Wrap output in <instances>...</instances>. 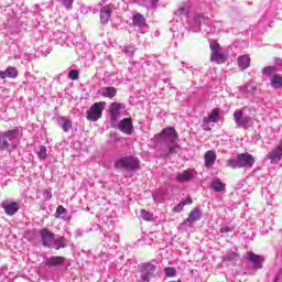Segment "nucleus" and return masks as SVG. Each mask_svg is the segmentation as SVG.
Segmentation results:
<instances>
[{
  "mask_svg": "<svg viewBox=\"0 0 282 282\" xmlns=\"http://www.w3.org/2000/svg\"><path fill=\"white\" fill-rule=\"evenodd\" d=\"M164 272L167 279H173L174 276H177V270L173 267L165 268Z\"/></svg>",
  "mask_w": 282,
  "mask_h": 282,
  "instance_id": "nucleus-31",
  "label": "nucleus"
},
{
  "mask_svg": "<svg viewBox=\"0 0 282 282\" xmlns=\"http://www.w3.org/2000/svg\"><path fill=\"white\" fill-rule=\"evenodd\" d=\"M202 219V208L195 207L191 210L188 217L185 219V224H188L189 228H193V224L195 221H199Z\"/></svg>",
  "mask_w": 282,
  "mask_h": 282,
  "instance_id": "nucleus-12",
  "label": "nucleus"
},
{
  "mask_svg": "<svg viewBox=\"0 0 282 282\" xmlns=\"http://www.w3.org/2000/svg\"><path fill=\"white\" fill-rule=\"evenodd\" d=\"M209 47L212 50L210 61H214L219 65H221L223 63H226V54L219 51V43H217V41H212L209 44Z\"/></svg>",
  "mask_w": 282,
  "mask_h": 282,
  "instance_id": "nucleus-7",
  "label": "nucleus"
},
{
  "mask_svg": "<svg viewBox=\"0 0 282 282\" xmlns=\"http://www.w3.org/2000/svg\"><path fill=\"white\" fill-rule=\"evenodd\" d=\"M217 160V154L214 150H209L205 153V166H213Z\"/></svg>",
  "mask_w": 282,
  "mask_h": 282,
  "instance_id": "nucleus-24",
  "label": "nucleus"
},
{
  "mask_svg": "<svg viewBox=\"0 0 282 282\" xmlns=\"http://www.w3.org/2000/svg\"><path fill=\"white\" fill-rule=\"evenodd\" d=\"M115 169L117 171H127L128 173H135L140 171V160L137 156H122L115 162Z\"/></svg>",
  "mask_w": 282,
  "mask_h": 282,
  "instance_id": "nucleus-3",
  "label": "nucleus"
},
{
  "mask_svg": "<svg viewBox=\"0 0 282 282\" xmlns=\"http://www.w3.org/2000/svg\"><path fill=\"white\" fill-rule=\"evenodd\" d=\"M141 217L144 219V221H151V219H153V214L147 212L145 209H142Z\"/></svg>",
  "mask_w": 282,
  "mask_h": 282,
  "instance_id": "nucleus-37",
  "label": "nucleus"
},
{
  "mask_svg": "<svg viewBox=\"0 0 282 282\" xmlns=\"http://www.w3.org/2000/svg\"><path fill=\"white\" fill-rule=\"evenodd\" d=\"M158 267L151 262L141 263L139 265V282H150L155 279Z\"/></svg>",
  "mask_w": 282,
  "mask_h": 282,
  "instance_id": "nucleus-5",
  "label": "nucleus"
},
{
  "mask_svg": "<svg viewBox=\"0 0 282 282\" xmlns=\"http://www.w3.org/2000/svg\"><path fill=\"white\" fill-rule=\"evenodd\" d=\"M132 23L135 28H147V19L141 13H135L132 17Z\"/></svg>",
  "mask_w": 282,
  "mask_h": 282,
  "instance_id": "nucleus-19",
  "label": "nucleus"
},
{
  "mask_svg": "<svg viewBox=\"0 0 282 282\" xmlns=\"http://www.w3.org/2000/svg\"><path fill=\"white\" fill-rule=\"evenodd\" d=\"M232 230H235V226H225L219 228V232H221V235L232 232Z\"/></svg>",
  "mask_w": 282,
  "mask_h": 282,
  "instance_id": "nucleus-41",
  "label": "nucleus"
},
{
  "mask_svg": "<svg viewBox=\"0 0 282 282\" xmlns=\"http://www.w3.org/2000/svg\"><path fill=\"white\" fill-rule=\"evenodd\" d=\"M118 129L126 135H131L133 133V120L131 118L122 119L118 124Z\"/></svg>",
  "mask_w": 282,
  "mask_h": 282,
  "instance_id": "nucleus-11",
  "label": "nucleus"
},
{
  "mask_svg": "<svg viewBox=\"0 0 282 282\" xmlns=\"http://www.w3.org/2000/svg\"><path fill=\"white\" fill-rule=\"evenodd\" d=\"M245 91H246V94H252V91H257V86L246 85Z\"/></svg>",
  "mask_w": 282,
  "mask_h": 282,
  "instance_id": "nucleus-44",
  "label": "nucleus"
},
{
  "mask_svg": "<svg viewBox=\"0 0 282 282\" xmlns=\"http://www.w3.org/2000/svg\"><path fill=\"white\" fill-rule=\"evenodd\" d=\"M210 122H213V121L209 120L208 117H204V118H203V124H202V127H203L204 131H210V126H209Z\"/></svg>",
  "mask_w": 282,
  "mask_h": 282,
  "instance_id": "nucleus-38",
  "label": "nucleus"
},
{
  "mask_svg": "<svg viewBox=\"0 0 282 282\" xmlns=\"http://www.w3.org/2000/svg\"><path fill=\"white\" fill-rule=\"evenodd\" d=\"M257 160L248 152L237 154L236 159L227 160V166L229 169H252Z\"/></svg>",
  "mask_w": 282,
  "mask_h": 282,
  "instance_id": "nucleus-2",
  "label": "nucleus"
},
{
  "mask_svg": "<svg viewBox=\"0 0 282 282\" xmlns=\"http://www.w3.org/2000/svg\"><path fill=\"white\" fill-rule=\"evenodd\" d=\"M19 76V70L15 67L9 66L6 70L0 72V78L6 80V78H17Z\"/></svg>",
  "mask_w": 282,
  "mask_h": 282,
  "instance_id": "nucleus-16",
  "label": "nucleus"
},
{
  "mask_svg": "<svg viewBox=\"0 0 282 282\" xmlns=\"http://www.w3.org/2000/svg\"><path fill=\"white\" fill-rule=\"evenodd\" d=\"M177 139V131L173 127L165 128L161 131V133H159L161 155L163 158H171V155H176V153L180 151Z\"/></svg>",
  "mask_w": 282,
  "mask_h": 282,
  "instance_id": "nucleus-1",
  "label": "nucleus"
},
{
  "mask_svg": "<svg viewBox=\"0 0 282 282\" xmlns=\"http://www.w3.org/2000/svg\"><path fill=\"white\" fill-rule=\"evenodd\" d=\"M106 241H109V246H115L116 238H111L110 236H105Z\"/></svg>",
  "mask_w": 282,
  "mask_h": 282,
  "instance_id": "nucleus-46",
  "label": "nucleus"
},
{
  "mask_svg": "<svg viewBox=\"0 0 282 282\" xmlns=\"http://www.w3.org/2000/svg\"><path fill=\"white\" fill-rule=\"evenodd\" d=\"M68 78H70V80H78V70L70 69L68 73Z\"/></svg>",
  "mask_w": 282,
  "mask_h": 282,
  "instance_id": "nucleus-43",
  "label": "nucleus"
},
{
  "mask_svg": "<svg viewBox=\"0 0 282 282\" xmlns=\"http://www.w3.org/2000/svg\"><path fill=\"white\" fill-rule=\"evenodd\" d=\"M268 160H270L271 164H279L280 160H282V140L279 144L267 155Z\"/></svg>",
  "mask_w": 282,
  "mask_h": 282,
  "instance_id": "nucleus-9",
  "label": "nucleus"
},
{
  "mask_svg": "<svg viewBox=\"0 0 282 282\" xmlns=\"http://www.w3.org/2000/svg\"><path fill=\"white\" fill-rule=\"evenodd\" d=\"M122 52H123V54H126V56H129L131 58L135 54V47H133V46H124Z\"/></svg>",
  "mask_w": 282,
  "mask_h": 282,
  "instance_id": "nucleus-35",
  "label": "nucleus"
},
{
  "mask_svg": "<svg viewBox=\"0 0 282 282\" xmlns=\"http://www.w3.org/2000/svg\"><path fill=\"white\" fill-rule=\"evenodd\" d=\"M99 91L104 98H113L118 95V89L113 86L102 87Z\"/></svg>",
  "mask_w": 282,
  "mask_h": 282,
  "instance_id": "nucleus-20",
  "label": "nucleus"
},
{
  "mask_svg": "<svg viewBox=\"0 0 282 282\" xmlns=\"http://www.w3.org/2000/svg\"><path fill=\"white\" fill-rule=\"evenodd\" d=\"M57 3H59L61 6H65V8L69 10V8H72L74 3V0H57Z\"/></svg>",
  "mask_w": 282,
  "mask_h": 282,
  "instance_id": "nucleus-39",
  "label": "nucleus"
},
{
  "mask_svg": "<svg viewBox=\"0 0 282 282\" xmlns=\"http://www.w3.org/2000/svg\"><path fill=\"white\" fill-rule=\"evenodd\" d=\"M120 109H121V105L118 102H112L110 106V120H112V122H116V120H118L119 116H120Z\"/></svg>",
  "mask_w": 282,
  "mask_h": 282,
  "instance_id": "nucleus-21",
  "label": "nucleus"
},
{
  "mask_svg": "<svg viewBox=\"0 0 282 282\" xmlns=\"http://www.w3.org/2000/svg\"><path fill=\"white\" fill-rule=\"evenodd\" d=\"M39 160H46L47 158V148L45 145L40 147V151L37 152Z\"/></svg>",
  "mask_w": 282,
  "mask_h": 282,
  "instance_id": "nucleus-34",
  "label": "nucleus"
},
{
  "mask_svg": "<svg viewBox=\"0 0 282 282\" xmlns=\"http://www.w3.org/2000/svg\"><path fill=\"white\" fill-rule=\"evenodd\" d=\"M239 259V253L232 250H228L224 261H237Z\"/></svg>",
  "mask_w": 282,
  "mask_h": 282,
  "instance_id": "nucleus-30",
  "label": "nucleus"
},
{
  "mask_svg": "<svg viewBox=\"0 0 282 282\" xmlns=\"http://www.w3.org/2000/svg\"><path fill=\"white\" fill-rule=\"evenodd\" d=\"M263 76H274L276 74V67L275 66H267L262 69Z\"/></svg>",
  "mask_w": 282,
  "mask_h": 282,
  "instance_id": "nucleus-32",
  "label": "nucleus"
},
{
  "mask_svg": "<svg viewBox=\"0 0 282 282\" xmlns=\"http://www.w3.org/2000/svg\"><path fill=\"white\" fill-rule=\"evenodd\" d=\"M275 65H278L279 67H282V58L281 57H276L274 61Z\"/></svg>",
  "mask_w": 282,
  "mask_h": 282,
  "instance_id": "nucleus-47",
  "label": "nucleus"
},
{
  "mask_svg": "<svg viewBox=\"0 0 282 282\" xmlns=\"http://www.w3.org/2000/svg\"><path fill=\"white\" fill-rule=\"evenodd\" d=\"M160 2V0H150V2L147 4V8H158V3Z\"/></svg>",
  "mask_w": 282,
  "mask_h": 282,
  "instance_id": "nucleus-45",
  "label": "nucleus"
},
{
  "mask_svg": "<svg viewBox=\"0 0 282 282\" xmlns=\"http://www.w3.org/2000/svg\"><path fill=\"white\" fill-rule=\"evenodd\" d=\"M206 21H208V18L202 15V14H197L194 17V23L196 25H202V23H206Z\"/></svg>",
  "mask_w": 282,
  "mask_h": 282,
  "instance_id": "nucleus-36",
  "label": "nucleus"
},
{
  "mask_svg": "<svg viewBox=\"0 0 282 282\" xmlns=\"http://www.w3.org/2000/svg\"><path fill=\"white\" fill-rule=\"evenodd\" d=\"M19 140V129H12L0 132V151H10L11 147H15L14 142Z\"/></svg>",
  "mask_w": 282,
  "mask_h": 282,
  "instance_id": "nucleus-4",
  "label": "nucleus"
},
{
  "mask_svg": "<svg viewBox=\"0 0 282 282\" xmlns=\"http://www.w3.org/2000/svg\"><path fill=\"white\" fill-rule=\"evenodd\" d=\"M63 263H65V258L61 256H52L45 261L46 268H62Z\"/></svg>",
  "mask_w": 282,
  "mask_h": 282,
  "instance_id": "nucleus-13",
  "label": "nucleus"
},
{
  "mask_svg": "<svg viewBox=\"0 0 282 282\" xmlns=\"http://www.w3.org/2000/svg\"><path fill=\"white\" fill-rule=\"evenodd\" d=\"M2 208L6 215L12 217L13 215H17V213H19V208H21V206H19V203L17 202L4 200L2 202Z\"/></svg>",
  "mask_w": 282,
  "mask_h": 282,
  "instance_id": "nucleus-10",
  "label": "nucleus"
},
{
  "mask_svg": "<svg viewBox=\"0 0 282 282\" xmlns=\"http://www.w3.org/2000/svg\"><path fill=\"white\" fill-rule=\"evenodd\" d=\"M271 87H273V89H281V87H282V77L280 75H274L271 78Z\"/></svg>",
  "mask_w": 282,
  "mask_h": 282,
  "instance_id": "nucleus-27",
  "label": "nucleus"
},
{
  "mask_svg": "<svg viewBox=\"0 0 282 282\" xmlns=\"http://www.w3.org/2000/svg\"><path fill=\"white\" fill-rule=\"evenodd\" d=\"M52 248L55 250H61V248H67V239L63 236H54V241Z\"/></svg>",
  "mask_w": 282,
  "mask_h": 282,
  "instance_id": "nucleus-22",
  "label": "nucleus"
},
{
  "mask_svg": "<svg viewBox=\"0 0 282 282\" xmlns=\"http://www.w3.org/2000/svg\"><path fill=\"white\" fill-rule=\"evenodd\" d=\"M195 178V171L185 170L176 175V182L184 184L186 182H191V180Z\"/></svg>",
  "mask_w": 282,
  "mask_h": 282,
  "instance_id": "nucleus-14",
  "label": "nucleus"
},
{
  "mask_svg": "<svg viewBox=\"0 0 282 282\" xmlns=\"http://www.w3.org/2000/svg\"><path fill=\"white\" fill-rule=\"evenodd\" d=\"M208 120L212 122H217V119L219 118V109H214L208 113Z\"/></svg>",
  "mask_w": 282,
  "mask_h": 282,
  "instance_id": "nucleus-33",
  "label": "nucleus"
},
{
  "mask_svg": "<svg viewBox=\"0 0 282 282\" xmlns=\"http://www.w3.org/2000/svg\"><path fill=\"white\" fill-rule=\"evenodd\" d=\"M248 254V260L252 263L254 270H261V268H263V260H261V256L253 252H249Z\"/></svg>",
  "mask_w": 282,
  "mask_h": 282,
  "instance_id": "nucleus-15",
  "label": "nucleus"
},
{
  "mask_svg": "<svg viewBox=\"0 0 282 282\" xmlns=\"http://www.w3.org/2000/svg\"><path fill=\"white\" fill-rule=\"evenodd\" d=\"M210 187L215 193H224V191H226V184H224L219 178L213 180Z\"/></svg>",
  "mask_w": 282,
  "mask_h": 282,
  "instance_id": "nucleus-23",
  "label": "nucleus"
},
{
  "mask_svg": "<svg viewBox=\"0 0 282 282\" xmlns=\"http://www.w3.org/2000/svg\"><path fill=\"white\" fill-rule=\"evenodd\" d=\"M57 124L61 127V129H63L65 133L72 129V121L63 117L57 120Z\"/></svg>",
  "mask_w": 282,
  "mask_h": 282,
  "instance_id": "nucleus-25",
  "label": "nucleus"
},
{
  "mask_svg": "<svg viewBox=\"0 0 282 282\" xmlns=\"http://www.w3.org/2000/svg\"><path fill=\"white\" fill-rule=\"evenodd\" d=\"M67 214V209L63 207V205L57 206L55 212V219H65V215Z\"/></svg>",
  "mask_w": 282,
  "mask_h": 282,
  "instance_id": "nucleus-29",
  "label": "nucleus"
},
{
  "mask_svg": "<svg viewBox=\"0 0 282 282\" xmlns=\"http://www.w3.org/2000/svg\"><path fill=\"white\" fill-rule=\"evenodd\" d=\"M238 66L240 69H248L250 67V56L242 55L238 58Z\"/></svg>",
  "mask_w": 282,
  "mask_h": 282,
  "instance_id": "nucleus-26",
  "label": "nucleus"
},
{
  "mask_svg": "<svg viewBox=\"0 0 282 282\" xmlns=\"http://www.w3.org/2000/svg\"><path fill=\"white\" fill-rule=\"evenodd\" d=\"M184 206H186V203L181 202L178 203L174 208L173 213H182L184 210Z\"/></svg>",
  "mask_w": 282,
  "mask_h": 282,
  "instance_id": "nucleus-42",
  "label": "nucleus"
},
{
  "mask_svg": "<svg viewBox=\"0 0 282 282\" xmlns=\"http://www.w3.org/2000/svg\"><path fill=\"white\" fill-rule=\"evenodd\" d=\"M110 19H111V7L107 4L100 9V21L102 25H107Z\"/></svg>",
  "mask_w": 282,
  "mask_h": 282,
  "instance_id": "nucleus-17",
  "label": "nucleus"
},
{
  "mask_svg": "<svg viewBox=\"0 0 282 282\" xmlns=\"http://www.w3.org/2000/svg\"><path fill=\"white\" fill-rule=\"evenodd\" d=\"M185 204V206H189L191 204H193V198L187 197L185 202H183Z\"/></svg>",
  "mask_w": 282,
  "mask_h": 282,
  "instance_id": "nucleus-48",
  "label": "nucleus"
},
{
  "mask_svg": "<svg viewBox=\"0 0 282 282\" xmlns=\"http://www.w3.org/2000/svg\"><path fill=\"white\" fill-rule=\"evenodd\" d=\"M43 197L46 202H50V199H52V188L51 187L43 191Z\"/></svg>",
  "mask_w": 282,
  "mask_h": 282,
  "instance_id": "nucleus-40",
  "label": "nucleus"
},
{
  "mask_svg": "<svg viewBox=\"0 0 282 282\" xmlns=\"http://www.w3.org/2000/svg\"><path fill=\"white\" fill-rule=\"evenodd\" d=\"M188 10H191V7L188 4H183L174 12V14H176V17H186Z\"/></svg>",
  "mask_w": 282,
  "mask_h": 282,
  "instance_id": "nucleus-28",
  "label": "nucleus"
},
{
  "mask_svg": "<svg viewBox=\"0 0 282 282\" xmlns=\"http://www.w3.org/2000/svg\"><path fill=\"white\" fill-rule=\"evenodd\" d=\"M234 120L238 127H248L249 119L248 117H243L241 111L234 112Z\"/></svg>",
  "mask_w": 282,
  "mask_h": 282,
  "instance_id": "nucleus-18",
  "label": "nucleus"
},
{
  "mask_svg": "<svg viewBox=\"0 0 282 282\" xmlns=\"http://www.w3.org/2000/svg\"><path fill=\"white\" fill-rule=\"evenodd\" d=\"M39 237L42 246L44 248H52L54 246V232L50 231L47 228L39 230Z\"/></svg>",
  "mask_w": 282,
  "mask_h": 282,
  "instance_id": "nucleus-8",
  "label": "nucleus"
},
{
  "mask_svg": "<svg viewBox=\"0 0 282 282\" xmlns=\"http://www.w3.org/2000/svg\"><path fill=\"white\" fill-rule=\"evenodd\" d=\"M105 110V107L102 106V102H95L86 112V118L90 122H98L100 118H102V111Z\"/></svg>",
  "mask_w": 282,
  "mask_h": 282,
  "instance_id": "nucleus-6",
  "label": "nucleus"
}]
</instances>
